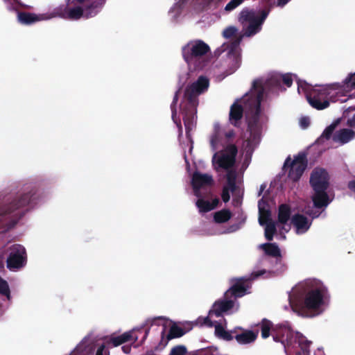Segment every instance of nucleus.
<instances>
[{
    "label": "nucleus",
    "instance_id": "53",
    "mask_svg": "<svg viewBox=\"0 0 355 355\" xmlns=\"http://www.w3.org/2000/svg\"><path fill=\"white\" fill-rule=\"evenodd\" d=\"M207 1H208L209 4H213L216 7L218 6V4L220 3V2L222 0H207Z\"/></svg>",
    "mask_w": 355,
    "mask_h": 355
},
{
    "label": "nucleus",
    "instance_id": "20",
    "mask_svg": "<svg viewBox=\"0 0 355 355\" xmlns=\"http://www.w3.org/2000/svg\"><path fill=\"white\" fill-rule=\"evenodd\" d=\"M256 81H259L260 83V85L263 88V94L265 90H268L270 92L278 90L281 87L282 78L279 76L275 75L270 76L264 82L261 79H257L255 80L253 83ZM254 83H252V85Z\"/></svg>",
    "mask_w": 355,
    "mask_h": 355
},
{
    "label": "nucleus",
    "instance_id": "52",
    "mask_svg": "<svg viewBox=\"0 0 355 355\" xmlns=\"http://www.w3.org/2000/svg\"><path fill=\"white\" fill-rule=\"evenodd\" d=\"M219 203L218 198H214L211 202V207H213V209H215Z\"/></svg>",
    "mask_w": 355,
    "mask_h": 355
},
{
    "label": "nucleus",
    "instance_id": "28",
    "mask_svg": "<svg viewBox=\"0 0 355 355\" xmlns=\"http://www.w3.org/2000/svg\"><path fill=\"white\" fill-rule=\"evenodd\" d=\"M257 337V333L252 331H245L235 336L236 341L240 344H248L254 342Z\"/></svg>",
    "mask_w": 355,
    "mask_h": 355
},
{
    "label": "nucleus",
    "instance_id": "8",
    "mask_svg": "<svg viewBox=\"0 0 355 355\" xmlns=\"http://www.w3.org/2000/svg\"><path fill=\"white\" fill-rule=\"evenodd\" d=\"M249 99L252 102L253 107H252V115L248 119V131L252 135L259 130V123L261 111V104L263 100V88L259 81L254 83Z\"/></svg>",
    "mask_w": 355,
    "mask_h": 355
},
{
    "label": "nucleus",
    "instance_id": "40",
    "mask_svg": "<svg viewBox=\"0 0 355 355\" xmlns=\"http://www.w3.org/2000/svg\"><path fill=\"white\" fill-rule=\"evenodd\" d=\"M180 92V89H179L175 93V95L173 98V101L171 104V114H172V119L174 121V122L177 123L175 120L176 114H177V109L176 105L179 99V94Z\"/></svg>",
    "mask_w": 355,
    "mask_h": 355
},
{
    "label": "nucleus",
    "instance_id": "45",
    "mask_svg": "<svg viewBox=\"0 0 355 355\" xmlns=\"http://www.w3.org/2000/svg\"><path fill=\"white\" fill-rule=\"evenodd\" d=\"M282 78V82L286 85L287 87H291L293 84V78L288 73L284 74L282 76H280Z\"/></svg>",
    "mask_w": 355,
    "mask_h": 355
},
{
    "label": "nucleus",
    "instance_id": "32",
    "mask_svg": "<svg viewBox=\"0 0 355 355\" xmlns=\"http://www.w3.org/2000/svg\"><path fill=\"white\" fill-rule=\"evenodd\" d=\"M254 12L248 8L243 9L239 13V21L245 26L256 17Z\"/></svg>",
    "mask_w": 355,
    "mask_h": 355
},
{
    "label": "nucleus",
    "instance_id": "39",
    "mask_svg": "<svg viewBox=\"0 0 355 355\" xmlns=\"http://www.w3.org/2000/svg\"><path fill=\"white\" fill-rule=\"evenodd\" d=\"M0 295L10 298V291L8 282L0 276Z\"/></svg>",
    "mask_w": 355,
    "mask_h": 355
},
{
    "label": "nucleus",
    "instance_id": "10",
    "mask_svg": "<svg viewBox=\"0 0 355 355\" xmlns=\"http://www.w3.org/2000/svg\"><path fill=\"white\" fill-rule=\"evenodd\" d=\"M238 148L235 144H229L223 150L216 153L213 156V162L219 168L230 171L236 164Z\"/></svg>",
    "mask_w": 355,
    "mask_h": 355
},
{
    "label": "nucleus",
    "instance_id": "48",
    "mask_svg": "<svg viewBox=\"0 0 355 355\" xmlns=\"http://www.w3.org/2000/svg\"><path fill=\"white\" fill-rule=\"evenodd\" d=\"M300 123L302 128H306L310 123L309 119L308 117H302L301 118Z\"/></svg>",
    "mask_w": 355,
    "mask_h": 355
},
{
    "label": "nucleus",
    "instance_id": "36",
    "mask_svg": "<svg viewBox=\"0 0 355 355\" xmlns=\"http://www.w3.org/2000/svg\"><path fill=\"white\" fill-rule=\"evenodd\" d=\"M196 205L199 209V211L202 213H206L213 209V207H211V202L204 199H198Z\"/></svg>",
    "mask_w": 355,
    "mask_h": 355
},
{
    "label": "nucleus",
    "instance_id": "21",
    "mask_svg": "<svg viewBox=\"0 0 355 355\" xmlns=\"http://www.w3.org/2000/svg\"><path fill=\"white\" fill-rule=\"evenodd\" d=\"M103 4V0H87L83 5L84 17L89 18L95 16Z\"/></svg>",
    "mask_w": 355,
    "mask_h": 355
},
{
    "label": "nucleus",
    "instance_id": "9",
    "mask_svg": "<svg viewBox=\"0 0 355 355\" xmlns=\"http://www.w3.org/2000/svg\"><path fill=\"white\" fill-rule=\"evenodd\" d=\"M265 272L264 270H261L253 272L250 276L236 279L234 284L225 293V297L229 299L232 297L235 298L243 297L246 294L247 290L250 288L251 282Z\"/></svg>",
    "mask_w": 355,
    "mask_h": 355
},
{
    "label": "nucleus",
    "instance_id": "27",
    "mask_svg": "<svg viewBox=\"0 0 355 355\" xmlns=\"http://www.w3.org/2000/svg\"><path fill=\"white\" fill-rule=\"evenodd\" d=\"M306 99L311 106L318 110H322L329 106V101H320L315 98V94H306Z\"/></svg>",
    "mask_w": 355,
    "mask_h": 355
},
{
    "label": "nucleus",
    "instance_id": "51",
    "mask_svg": "<svg viewBox=\"0 0 355 355\" xmlns=\"http://www.w3.org/2000/svg\"><path fill=\"white\" fill-rule=\"evenodd\" d=\"M234 130H230L228 132H227L225 135V137L227 139H230L232 137H234Z\"/></svg>",
    "mask_w": 355,
    "mask_h": 355
},
{
    "label": "nucleus",
    "instance_id": "37",
    "mask_svg": "<svg viewBox=\"0 0 355 355\" xmlns=\"http://www.w3.org/2000/svg\"><path fill=\"white\" fill-rule=\"evenodd\" d=\"M215 334L217 336L220 337L225 340L229 341L233 339L232 334L230 332L225 331L224 328L220 324L216 326Z\"/></svg>",
    "mask_w": 355,
    "mask_h": 355
},
{
    "label": "nucleus",
    "instance_id": "54",
    "mask_svg": "<svg viewBox=\"0 0 355 355\" xmlns=\"http://www.w3.org/2000/svg\"><path fill=\"white\" fill-rule=\"evenodd\" d=\"M122 349L124 353L128 354L131 350V347L130 345H124L122 347Z\"/></svg>",
    "mask_w": 355,
    "mask_h": 355
},
{
    "label": "nucleus",
    "instance_id": "34",
    "mask_svg": "<svg viewBox=\"0 0 355 355\" xmlns=\"http://www.w3.org/2000/svg\"><path fill=\"white\" fill-rule=\"evenodd\" d=\"M265 227V238L267 241H271L273 239L274 235L277 232V228L273 221H269L266 223Z\"/></svg>",
    "mask_w": 355,
    "mask_h": 355
},
{
    "label": "nucleus",
    "instance_id": "14",
    "mask_svg": "<svg viewBox=\"0 0 355 355\" xmlns=\"http://www.w3.org/2000/svg\"><path fill=\"white\" fill-rule=\"evenodd\" d=\"M17 10H15L17 13V21L19 24L23 25H31L35 24L36 22L46 20L51 18V15H48L47 14H35L32 12H21L19 11V8H23L19 6Z\"/></svg>",
    "mask_w": 355,
    "mask_h": 355
},
{
    "label": "nucleus",
    "instance_id": "38",
    "mask_svg": "<svg viewBox=\"0 0 355 355\" xmlns=\"http://www.w3.org/2000/svg\"><path fill=\"white\" fill-rule=\"evenodd\" d=\"M4 1L9 5L10 10H17L18 7L17 6L24 8V9L31 8V6L24 4L20 0H4Z\"/></svg>",
    "mask_w": 355,
    "mask_h": 355
},
{
    "label": "nucleus",
    "instance_id": "47",
    "mask_svg": "<svg viewBox=\"0 0 355 355\" xmlns=\"http://www.w3.org/2000/svg\"><path fill=\"white\" fill-rule=\"evenodd\" d=\"M96 355H109V352L105 349V345H101L98 348Z\"/></svg>",
    "mask_w": 355,
    "mask_h": 355
},
{
    "label": "nucleus",
    "instance_id": "49",
    "mask_svg": "<svg viewBox=\"0 0 355 355\" xmlns=\"http://www.w3.org/2000/svg\"><path fill=\"white\" fill-rule=\"evenodd\" d=\"M347 187L351 191L355 193V180L349 181Z\"/></svg>",
    "mask_w": 355,
    "mask_h": 355
},
{
    "label": "nucleus",
    "instance_id": "4",
    "mask_svg": "<svg viewBox=\"0 0 355 355\" xmlns=\"http://www.w3.org/2000/svg\"><path fill=\"white\" fill-rule=\"evenodd\" d=\"M355 89V73H350L342 83H334L320 87L318 89H311L306 94H315V98L322 101H338L336 96H347L349 92Z\"/></svg>",
    "mask_w": 355,
    "mask_h": 355
},
{
    "label": "nucleus",
    "instance_id": "55",
    "mask_svg": "<svg viewBox=\"0 0 355 355\" xmlns=\"http://www.w3.org/2000/svg\"><path fill=\"white\" fill-rule=\"evenodd\" d=\"M204 324L208 325L209 327H212V322L209 317H206L204 319Z\"/></svg>",
    "mask_w": 355,
    "mask_h": 355
},
{
    "label": "nucleus",
    "instance_id": "60",
    "mask_svg": "<svg viewBox=\"0 0 355 355\" xmlns=\"http://www.w3.org/2000/svg\"><path fill=\"white\" fill-rule=\"evenodd\" d=\"M211 144H212V145H214V139H211Z\"/></svg>",
    "mask_w": 355,
    "mask_h": 355
},
{
    "label": "nucleus",
    "instance_id": "13",
    "mask_svg": "<svg viewBox=\"0 0 355 355\" xmlns=\"http://www.w3.org/2000/svg\"><path fill=\"white\" fill-rule=\"evenodd\" d=\"M57 16L69 19H79L82 16H84V10L80 6L69 9L67 6L62 5L56 8L51 15V17Z\"/></svg>",
    "mask_w": 355,
    "mask_h": 355
},
{
    "label": "nucleus",
    "instance_id": "42",
    "mask_svg": "<svg viewBox=\"0 0 355 355\" xmlns=\"http://www.w3.org/2000/svg\"><path fill=\"white\" fill-rule=\"evenodd\" d=\"M244 0H231L225 7V10L227 12H231L239 6H240Z\"/></svg>",
    "mask_w": 355,
    "mask_h": 355
},
{
    "label": "nucleus",
    "instance_id": "18",
    "mask_svg": "<svg viewBox=\"0 0 355 355\" xmlns=\"http://www.w3.org/2000/svg\"><path fill=\"white\" fill-rule=\"evenodd\" d=\"M243 116V107L239 103V100L235 101L230 107L229 120L232 125L239 127L241 120Z\"/></svg>",
    "mask_w": 355,
    "mask_h": 355
},
{
    "label": "nucleus",
    "instance_id": "5",
    "mask_svg": "<svg viewBox=\"0 0 355 355\" xmlns=\"http://www.w3.org/2000/svg\"><path fill=\"white\" fill-rule=\"evenodd\" d=\"M210 51L208 44L202 40L191 41L182 49V54L184 61L189 65H193L195 70L202 69L206 64L204 58Z\"/></svg>",
    "mask_w": 355,
    "mask_h": 355
},
{
    "label": "nucleus",
    "instance_id": "1",
    "mask_svg": "<svg viewBox=\"0 0 355 355\" xmlns=\"http://www.w3.org/2000/svg\"><path fill=\"white\" fill-rule=\"evenodd\" d=\"M209 85V79L201 76L185 89L180 109L184 114L183 121L187 137H189V132L193 127L194 116L198 105V96L208 89Z\"/></svg>",
    "mask_w": 355,
    "mask_h": 355
},
{
    "label": "nucleus",
    "instance_id": "56",
    "mask_svg": "<svg viewBox=\"0 0 355 355\" xmlns=\"http://www.w3.org/2000/svg\"><path fill=\"white\" fill-rule=\"evenodd\" d=\"M290 0H277L278 5L281 6H285Z\"/></svg>",
    "mask_w": 355,
    "mask_h": 355
},
{
    "label": "nucleus",
    "instance_id": "12",
    "mask_svg": "<svg viewBox=\"0 0 355 355\" xmlns=\"http://www.w3.org/2000/svg\"><path fill=\"white\" fill-rule=\"evenodd\" d=\"M7 268L15 270L24 267L26 263V252L24 246L19 244L13 245L6 261Z\"/></svg>",
    "mask_w": 355,
    "mask_h": 355
},
{
    "label": "nucleus",
    "instance_id": "7",
    "mask_svg": "<svg viewBox=\"0 0 355 355\" xmlns=\"http://www.w3.org/2000/svg\"><path fill=\"white\" fill-rule=\"evenodd\" d=\"M324 288L317 287L303 296L295 297L291 303L293 309L301 315H307L309 311H316L323 304Z\"/></svg>",
    "mask_w": 355,
    "mask_h": 355
},
{
    "label": "nucleus",
    "instance_id": "61",
    "mask_svg": "<svg viewBox=\"0 0 355 355\" xmlns=\"http://www.w3.org/2000/svg\"><path fill=\"white\" fill-rule=\"evenodd\" d=\"M83 0H79L80 2H82Z\"/></svg>",
    "mask_w": 355,
    "mask_h": 355
},
{
    "label": "nucleus",
    "instance_id": "43",
    "mask_svg": "<svg viewBox=\"0 0 355 355\" xmlns=\"http://www.w3.org/2000/svg\"><path fill=\"white\" fill-rule=\"evenodd\" d=\"M335 127H336V125H334V124H331V125H329L328 127H327L324 129V130L323 131L321 137L323 138H325L327 140H329L333 134Z\"/></svg>",
    "mask_w": 355,
    "mask_h": 355
},
{
    "label": "nucleus",
    "instance_id": "29",
    "mask_svg": "<svg viewBox=\"0 0 355 355\" xmlns=\"http://www.w3.org/2000/svg\"><path fill=\"white\" fill-rule=\"evenodd\" d=\"M291 208L286 204H282L278 209V221L281 224H286L291 217Z\"/></svg>",
    "mask_w": 355,
    "mask_h": 355
},
{
    "label": "nucleus",
    "instance_id": "24",
    "mask_svg": "<svg viewBox=\"0 0 355 355\" xmlns=\"http://www.w3.org/2000/svg\"><path fill=\"white\" fill-rule=\"evenodd\" d=\"M293 225L297 229V233H304L310 227L311 223L309 222L308 218L300 214H295L291 220Z\"/></svg>",
    "mask_w": 355,
    "mask_h": 355
},
{
    "label": "nucleus",
    "instance_id": "15",
    "mask_svg": "<svg viewBox=\"0 0 355 355\" xmlns=\"http://www.w3.org/2000/svg\"><path fill=\"white\" fill-rule=\"evenodd\" d=\"M212 175L209 174H202L198 171L193 173L191 184L196 196H198L199 190L205 186H211L214 184Z\"/></svg>",
    "mask_w": 355,
    "mask_h": 355
},
{
    "label": "nucleus",
    "instance_id": "19",
    "mask_svg": "<svg viewBox=\"0 0 355 355\" xmlns=\"http://www.w3.org/2000/svg\"><path fill=\"white\" fill-rule=\"evenodd\" d=\"M137 340V336L135 335L134 330L123 333L118 336H112L107 340L108 345L117 347L127 342H135Z\"/></svg>",
    "mask_w": 355,
    "mask_h": 355
},
{
    "label": "nucleus",
    "instance_id": "25",
    "mask_svg": "<svg viewBox=\"0 0 355 355\" xmlns=\"http://www.w3.org/2000/svg\"><path fill=\"white\" fill-rule=\"evenodd\" d=\"M355 136L354 130L347 128H343L337 132L334 136L335 141H340L341 144L349 142Z\"/></svg>",
    "mask_w": 355,
    "mask_h": 355
},
{
    "label": "nucleus",
    "instance_id": "17",
    "mask_svg": "<svg viewBox=\"0 0 355 355\" xmlns=\"http://www.w3.org/2000/svg\"><path fill=\"white\" fill-rule=\"evenodd\" d=\"M268 15V12L262 10L259 16H257L248 23V25L245 28V34L248 36L256 34L261 29V26L266 19Z\"/></svg>",
    "mask_w": 355,
    "mask_h": 355
},
{
    "label": "nucleus",
    "instance_id": "3",
    "mask_svg": "<svg viewBox=\"0 0 355 355\" xmlns=\"http://www.w3.org/2000/svg\"><path fill=\"white\" fill-rule=\"evenodd\" d=\"M309 183L313 190L311 197L313 205L315 208L326 207L331 200L327 192L329 187V176L324 168H315L310 176Z\"/></svg>",
    "mask_w": 355,
    "mask_h": 355
},
{
    "label": "nucleus",
    "instance_id": "22",
    "mask_svg": "<svg viewBox=\"0 0 355 355\" xmlns=\"http://www.w3.org/2000/svg\"><path fill=\"white\" fill-rule=\"evenodd\" d=\"M234 302L232 300L226 299V300L216 302L213 306V309L209 311V314H214L216 317L222 315L223 312H226L233 308Z\"/></svg>",
    "mask_w": 355,
    "mask_h": 355
},
{
    "label": "nucleus",
    "instance_id": "26",
    "mask_svg": "<svg viewBox=\"0 0 355 355\" xmlns=\"http://www.w3.org/2000/svg\"><path fill=\"white\" fill-rule=\"evenodd\" d=\"M266 254L272 257L282 259L281 251L275 243H266L261 245Z\"/></svg>",
    "mask_w": 355,
    "mask_h": 355
},
{
    "label": "nucleus",
    "instance_id": "23",
    "mask_svg": "<svg viewBox=\"0 0 355 355\" xmlns=\"http://www.w3.org/2000/svg\"><path fill=\"white\" fill-rule=\"evenodd\" d=\"M258 207L259 224L261 225H264L269 221H272L271 219V211L269 209H266V207H268V203L263 199V198L259 201Z\"/></svg>",
    "mask_w": 355,
    "mask_h": 355
},
{
    "label": "nucleus",
    "instance_id": "50",
    "mask_svg": "<svg viewBox=\"0 0 355 355\" xmlns=\"http://www.w3.org/2000/svg\"><path fill=\"white\" fill-rule=\"evenodd\" d=\"M347 123L350 127L355 128V114L348 120Z\"/></svg>",
    "mask_w": 355,
    "mask_h": 355
},
{
    "label": "nucleus",
    "instance_id": "30",
    "mask_svg": "<svg viewBox=\"0 0 355 355\" xmlns=\"http://www.w3.org/2000/svg\"><path fill=\"white\" fill-rule=\"evenodd\" d=\"M228 59L230 64L232 65L230 68V73L234 72L241 65V55L235 51H230L228 53Z\"/></svg>",
    "mask_w": 355,
    "mask_h": 355
},
{
    "label": "nucleus",
    "instance_id": "41",
    "mask_svg": "<svg viewBox=\"0 0 355 355\" xmlns=\"http://www.w3.org/2000/svg\"><path fill=\"white\" fill-rule=\"evenodd\" d=\"M187 352V347L184 345H176L171 349L170 355H185Z\"/></svg>",
    "mask_w": 355,
    "mask_h": 355
},
{
    "label": "nucleus",
    "instance_id": "35",
    "mask_svg": "<svg viewBox=\"0 0 355 355\" xmlns=\"http://www.w3.org/2000/svg\"><path fill=\"white\" fill-rule=\"evenodd\" d=\"M273 327L272 322L267 320L263 319L261 324V333L263 338H267L269 337L270 331H272Z\"/></svg>",
    "mask_w": 355,
    "mask_h": 355
},
{
    "label": "nucleus",
    "instance_id": "59",
    "mask_svg": "<svg viewBox=\"0 0 355 355\" xmlns=\"http://www.w3.org/2000/svg\"><path fill=\"white\" fill-rule=\"evenodd\" d=\"M82 346V344H80L79 345L77 346V349L79 350L80 349Z\"/></svg>",
    "mask_w": 355,
    "mask_h": 355
},
{
    "label": "nucleus",
    "instance_id": "58",
    "mask_svg": "<svg viewBox=\"0 0 355 355\" xmlns=\"http://www.w3.org/2000/svg\"><path fill=\"white\" fill-rule=\"evenodd\" d=\"M148 332H149V329H147V330L146 331V334H145V336H144V338H146V336H147V335H148Z\"/></svg>",
    "mask_w": 355,
    "mask_h": 355
},
{
    "label": "nucleus",
    "instance_id": "6",
    "mask_svg": "<svg viewBox=\"0 0 355 355\" xmlns=\"http://www.w3.org/2000/svg\"><path fill=\"white\" fill-rule=\"evenodd\" d=\"M35 190L31 189L27 192L16 195L8 203L0 207V217L12 215L17 222L24 215V211L21 209L35 203Z\"/></svg>",
    "mask_w": 355,
    "mask_h": 355
},
{
    "label": "nucleus",
    "instance_id": "57",
    "mask_svg": "<svg viewBox=\"0 0 355 355\" xmlns=\"http://www.w3.org/2000/svg\"><path fill=\"white\" fill-rule=\"evenodd\" d=\"M265 189V186H263V185H262V186L261 187V189H260V191H259V196H260V195H261V193L263 192V189Z\"/></svg>",
    "mask_w": 355,
    "mask_h": 355
},
{
    "label": "nucleus",
    "instance_id": "16",
    "mask_svg": "<svg viewBox=\"0 0 355 355\" xmlns=\"http://www.w3.org/2000/svg\"><path fill=\"white\" fill-rule=\"evenodd\" d=\"M165 331H166V327H164L161 333V337H162L161 341H160L159 344L158 345V346H157L155 347V349H157L159 348V349H162L167 345V344L170 340L176 338H180V337L183 336L186 333V331H184V329L176 325L175 324H173L170 327V329H169L168 335L166 336V338H165Z\"/></svg>",
    "mask_w": 355,
    "mask_h": 355
},
{
    "label": "nucleus",
    "instance_id": "31",
    "mask_svg": "<svg viewBox=\"0 0 355 355\" xmlns=\"http://www.w3.org/2000/svg\"><path fill=\"white\" fill-rule=\"evenodd\" d=\"M232 217V212L227 209L216 211L214 215V220L217 223L227 222Z\"/></svg>",
    "mask_w": 355,
    "mask_h": 355
},
{
    "label": "nucleus",
    "instance_id": "44",
    "mask_svg": "<svg viewBox=\"0 0 355 355\" xmlns=\"http://www.w3.org/2000/svg\"><path fill=\"white\" fill-rule=\"evenodd\" d=\"M237 29L234 26H229L223 32L224 37L228 39L233 37L236 33Z\"/></svg>",
    "mask_w": 355,
    "mask_h": 355
},
{
    "label": "nucleus",
    "instance_id": "46",
    "mask_svg": "<svg viewBox=\"0 0 355 355\" xmlns=\"http://www.w3.org/2000/svg\"><path fill=\"white\" fill-rule=\"evenodd\" d=\"M229 190H227V188H223L222 193H221V198L224 202H229L230 199V194Z\"/></svg>",
    "mask_w": 355,
    "mask_h": 355
},
{
    "label": "nucleus",
    "instance_id": "33",
    "mask_svg": "<svg viewBox=\"0 0 355 355\" xmlns=\"http://www.w3.org/2000/svg\"><path fill=\"white\" fill-rule=\"evenodd\" d=\"M227 178V184L223 187V188H227V190L231 191L232 192H234L236 189V173L235 171L230 170L228 171L226 175Z\"/></svg>",
    "mask_w": 355,
    "mask_h": 355
},
{
    "label": "nucleus",
    "instance_id": "2",
    "mask_svg": "<svg viewBox=\"0 0 355 355\" xmlns=\"http://www.w3.org/2000/svg\"><path fill=\"white\" fill-rule=\"evenodd\" d=\"M273 340L280 342L284 347L287 354L291 353V347L293 343L297 344L299 349L294 352V355H310V345L311 341L299 332L295 333L290 327L286 325H277L272 329Z\"/></svg>",
    "mask_w": 355,
    "mask_h": 355
},
{
    "label": "nucleus",
    "instance_id": "11",
    "mask_svg": "<svg viewBox=\"0 0 355 355\" xmlns=\"http://www.w3.org/2000/svg\"><path fill=\"white\" fill-rule=\"evenodd\" d=\"M307 166L306 155L304 153H300L291 161V157L286 158L284 167H290L288 177L296 182L300 180Z\"/></svg>",
    "mask_w": 355,
    "mask_h": 355
}]
</instances>
